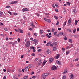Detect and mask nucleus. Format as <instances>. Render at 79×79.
Instances as JSON below:
<instances>
[{"instance_id": "nucleus-1", "label": "nucleus", "mask_w": 79, "mask_h": 79, "mask_svg": "<svg viewBox=\"0 0 79 79\" xmlns=\"http://www.w3.org/2000/svg\"><path fill=\"white\" fill-rule=\"evenodd\" d=\"M29 45H30V41H28L26 42L25 45L27 47H28L29 46Z\"/></svg>"}, {"instance_id": "nucleus-2", "label": "nucleus", "mask_w": 79, "mask_h": 79, "mask_svg": "<svg viewBox=\"0 0 79 79\" xmlns=\"http://www.w3.org/2000/svg\"><path fill=\"white\" fill-rule=\"evenodd\" d=\"M44 20L46 21H47L48 23H51V21L49 19H46V18H44Z\"/></svg>"}, {"instance_id": "nucleus-3", "label": "nucleus", "mask_w": 79, "mask_h": 79, "mask_svg": "<svg viewBox=\"0 0 79 79\" xmlns=\"http://www.w3.org/2000/svg\"><path fill=\"white\" fill-rule=\"evenodd\" d=\"M60 54H58L56 55V56L54 57V58L55 59H58L60 57Z\"/></svg>"}, {"instance_id": "nucleus-4", "label": "nucleus", "mask_w": 79, "mask_h": 79, "mask_svg": "<svg viewBox=\"0 0 79 79\" xmlns=\"http://www.w3.org/2000/svg\"><path fill=\"white\" fill-rule=\"evenodd\" d=\"M52 70H53L55 69H56V67L55 66H53L51 68Z\"/></svg>"}, {"instance_id": "nucleus-5", "label": "nucleus", "mask_w": 79, "mask_h": 79, "mask_svg": "<svg viewBox=\"0 0 79 79\" xmlns=\"http://www.w3.org/2000/svg\"><path fill=\"white\" fill-rule=\"evenodd\" d=\"M18 3V1H13L11 2V4H15V3Z\"/></svg>"}, {"instance_id": "nucleus-6", "label": "nucleus", "mask_w": 79, "mask_h": 79, "mask_svg": "<svg viewBox=\"0 0 79 79\" xmlns=\"http://www.w3.org/2000/svg\"><path fill=\"white\" fill-rule=\"evenodd\" d=\"M42 78H43V79H45V78H46V76L44 74H42Z\"/></svg>"}, {"instance_id": "nucleus-7", "label": "nucleus", "mask_w": 79, "mask_h": 79, "mask_svg": "<svg viewBox=\"0 0 79 79\" xmlns=\"http://www.w3.org/2000/svg\"><path fill=\"white\" fill-rule=\"evenodd\" d=\"M49 61L50 63H52V61H53V59L52 58H50L49 59Z\"/></svg>"}, {"instance_id": "nucleus-8", "label": "nucleus", "mask_w": 79, "mask_h": 79, "mask_svg": "<svg viewBox=\"0 0 79 79\" xmlns=\"http://www.w3.org/2000/svg\"><path fill=\"white\" fill-rule=\"evenodd\" d=\"M52 44L53 45H55V46L56 45H57V44H58V43H57L56 42H54L52 43Z\"/></svg>"}, {"instance_id": "nucleus-9", "label": "nucleus", "mask_w": 79, "mask_h": 79, "mask_svg": "<svg viewBox=\"0 0 79 79\" xmlns=\"http://www.w3.org/2000/svg\"><path fill=\"white\" fill-rule=\"evenodd\" d=\"M47 54H49V53H50V50L48 49L47 51Z\"/></svg>"}, {"instance_id": "nucleus-10", "label": "nucleus", "mask_w": 79, "mask_h": 79, "mask_svg": "<svg viewBox=\"0 0 79 79\" xmlns=\"http://www.w3.org/2000/svg\"><path fill=\"white\" fill-rule=\"evenodd\" d=\"M56 62H57V63L58 64H59V65H61V62H60V61H59L58 60H57L56 61Z\"/></svg>"}, {"instance_id": "nucleus-11", "label": "nucleus", "mask_w": 79, "mask_h": 79, "mask_svg": "<svg viewBox=\"0 0 79 79\" xmlns=\"http://www.w3.org/2000/svg\"><path fill=\"white\" fill-rule=\"evenodd\" d=\"M44 75L47 77V76H48V74H49V73H44Z\"/></svg>"}, {"instance_id": "nucleus-12", "label": "nucleus", "mask_w": 79, "mask_h": 79, "mask_svg": "<svg viewBox=\"0 0 79 79\" xmlns=\"http://www.w3.org/2000/svg\"><path fill=\"white\" fill-rule=\"evenodd\" d=\"M70 76V79H73V73H72L71 75Z\"/></svg>"}, {"instance_id": "nucleus-13", "label": "nucleus", "mask_w": 79, "mask_h": 79, "mask_svg": "<svg viewBox=\"0 0 79 79\" xmlns=\"http://www.w3.org/2000/svg\"><path fill=\"white\" fill-rule=\"evenodd\" d=\"M33 41L34 42H35V43H37V42H38V40H35V39H34L33 40Z\"/></svg>"}, {"instance_id": "nucleus-14", "label": "nucleus", "mask_w": 79, "mask_h": 79, "mask_svg": "<svg viewBox=\"0 0 79 79\" xmlns=\"http://www.w3.org/2000/svg\"><path fill=\"white\" fill-rule=\"evenodd\" d=\"M57 49L56 48V47H53V50H54V51H55Z\"/></svg>"}, {"instance_id": "nucleus-15", "label": "nucleus", "mask_w": 79, "mask_h": 79, "mask_svg": "<svg viewBox=\"0 0 79 79\" xmlns=\"http://www.w3.org/2000/svg\"><path fill=\"white\" fill-rule=\"evenodd\" d=\"M40 34H43L44 33V31L42 30H40Z\"/></svg>"}, {"instance_id": "nucleus-16", "label": "nucleus", "mask_w": 79, "mask_h": 79, "mask_svg": "<svg viewBox=\"0 0 79 79\" xmlns=\"http://www.w3.org/2000/svg\"><path fill=\"white\" fill-rule=\"evenodd\" d=\"M78 22V21L77 20H75V23H74V24L75 25H76L77 24V23Z\"/></svg>"}, {"instance_id": "nucleus-17", "label": "nucleus", "mask_w": 79, "mask_h": 79, "mask_svg": "<svg viewBox=\"0 0 79 79\" xmlns=\"http://www.w3.org/2000/svg\"><path fill=\"white\" fill-rule=\"evenodd\" d=\"M69 51H66V55H68V54H69Z\"/></svg>"}, {"instance_id": "nucleus-18", "label": "nucleus", "mask_w": 79, "mask_h": 79, "mask_svg": "<svg viewBox=\"0 0 79 79\" xmlns=\"http://www.w3.org/2000/svg\"><path fill=\"white\" fill-rule=\"evenodd\" d=\"M46 62H47V61L44 60V61L43 62V65H45V64L46 63Z\"/></svg>"}, {"instance_id": "nucleus-19", "label": "nucleus", "mask_w": 79, "mask_h": 79, "mask_svg": "<svg viewBox=\"0 0 79 79\" xmlns=\"http://www.w3.org/2000/svg\"><path fill=\"white\" fill-rule=\"evenodd\" d=\"M59 34H60V35H63V32H60L59 33Z\"/></svg>"}, {"instance_id": "nucleus-20", "label": "nucleus", "mask_w": 79, "mask_h": 79, "mask_svg": "<svg viewBox=\"0 0 79 79\" xmlns=\"http://www.w3.org/2000/svg\"><path fill=\"white\" fill-rule=\"evenodd\" d=\"M66 76L65 75H64L63 76L62 79H66Z\"/></svg>"}, {"instance_id": "nucleus-21", "label": "nucleus", "mask_w": 79, "mask_h": 79, "mask_svg": "<svg viewBox=\"0 0 79 79\" xmlns=\"http://www.w3.org/2000/svg\"><path fill=\"white\" fill-rule=\"evenodd\" d=\"M7 72H10V71H11V69H10V68H8L7 69Z\"/></svg>"}, {"instance_id": "nucleus-22", "label": "nucleus", "mask_w": 79, "mask_h": 79, "mask_svg": "<svg viewBox=\"0 0 79 79\" xmlns=\"http://www.w3.org/2000/svg\"><path fill=\"white\" fill-rule=\"evenodd\" d=\"M71 18H70V19H69L68 22V23H69V24H70V23H71Z\"/></svg>"}, {"instance_id": "nucleus-23", "label": "nucleus", "mask_w": 79, "mask_h": 79, "mask_svg": "<svg viewBox=\"0 0 79 79\" xmlns=\"http://www.w3.org/2000/svg\"><path fill=\"white\" fill-rule=\"evenodd\" d=\"M69 41L70 43H72V42H73V40L72 39H69Z\"/></svg>"}, {"instance_id": "nucleus-24", "label": "nucleus", "mask_w": 79, "mask_h": 79, "mask_svg": "<svg viewBox=\"0 0 79 79\" xmlns=\"http://www.w3.org/2000/svg\"><path fill=\"white\" fill-rule=\"evenodd\" d=\"M3 12L0 11V17L2 15V14H3Z\"/></svg>"}, {"instance_id": "nucleus-25", "label": "nucleus", "mask_w": 79, "mask_h": 79, "mask_svg": "<svg viewBox=\"0 0 79 79\" xmlns=\"http://www.w3.org/2000/svg\"><path fill=\"white\" fill-rule=\"evenodd\" d=\"M51 42L50 41H49L48 43H47L46 44L47 46H48L50 44Z\"/></svg>"}, {"instance_id": "nucleus-26", "label": "nucleus", "mask_w": 79, "mask_h": 79, "mask_svg": "<svg viewBox=\"0 0 79 79\" xmlns=\"http://www.w3.org/2000/svg\"><path fill=\"white\" fill-rule=\"evenodd\" d=\"M31 26L32 27H35V25H34V23H31Z\"/></svg>"}, {"instance_id": "nucleus-27", "label": "nucleus", "mask_w": 79, "mask_h": 79, "mask_svg": "<svg viewBox=\"0 0 79 79\" xmlns=\"http://www.w3.org/2000/svg\"><path fill=\"white\" fill-rule=\"evenodd\" d=\"M67 73H68V71L67 70H65L63 73L64 74Z\"/></svg>"}, {"instance_id": "nucleus-28", "label": "nucleus", "mask_w": 79, "mask_h": 79, "mask_svg": "<svg viewBox=\"0 0 79 79\" xmlns=\"http://www.w3.org/2000/svg\"><path fill=\"white\" fill-rule=\"evenodd\" d=\"M67 5H68L69 6H70V3H69V2H67Z\"/></svg>"}, {"instance_id": "nucleus-29", "label": "nucleus", "mask_w": 79, "mask_h": 79, "mask_svg": "<svg viewBox=\"0 0 79 79\" xmlns=\"http://www.w3.org/2000/svg\"><path fill=\"white\" fill-rule=\"evenodd\" d=\"M28 67L29 68H32V65L29 64V65H28Z\"/></svg>"}, {"instance_id": "nucleus-30", "label": "nucleus", "mask_w": 79, "mask_h": 79, "mask_svg": "<svg viewBox=\"0 0 79 79\" xmlns=\"http://www.w3.org/2000/svg\"><path fill=\"white\" fill-rule=\"evenodd\" d=\"M73 31V33L74 34L75 33V32L76 31V29H74Z\"/></svg>"}, {"instance_id": "nucleus-31", "label": "nucleus", "mask_w": 79, "mask_h": 79, "mask_svg": "<svg viewBox=\"0 0 79 79\" xmlns=\"http://www.w3.org/2000/svg\"><path fill=\"white\" fill-rule=\"evenodd\" d=\"M66 25V22H64V23L63 24V26L64 27V26H65Z\"/></svg>"}, {"instance_id": "nucleus-32", "label": "nucleus", "mask_w": 79, "mask_h": 79, "mask_svg": "<svg viewBox=\"0 0 79 79\" xmlns=\"http://www.w3.org/2000/svg\"><path fill=\"white\" fill-rule=\"evenodd\" d=\"M25 71L26 72L27 71V67H26L25 68Z\"/></svg>"}, {"instance_id": "nucleus-33", "label": "nucleus", "mask_w": 79, "mask_h": 79, "mask_svg": "<svg viewBox=\"0 0 79 79\" xmlns=\"http://www.w3.org/2000/svg\"><path fill=\"white\" fill-rule=\"evenodd\" d=\"M30 48L31 49H34V48H35V47L33 46H31Z\"/></svg>"}, {"instance_id": "nucleus-34", "label": "nucleus", "mask_w": 79, "mask_h": 79, "mask_svg": "<svg viewBox=\"0 0 79 79\" xmlns=\"http://www.w3.org/2000/svg\"><path fill=\"white\" fill-rule=\"evenodd\" d=\"M65 50V48H62V52H64Z\"/></svg>"}, {"instance_id": "nucleus-35", "label": "nucleus", "mask_w": 79, "mask_h": 79, "mask_svg": "<svg viewBox=\"0 0 79 79\" xmlns=\"http://www.w3.org/2000/svg\"><path fill=\"white\" fill-rule=\"evenodd\" d=\"M54 18L55 19H58V18L56 16H55Z\"/></svg>"}, {"instance_id": "nucleus-36", "label": "nucleus", "mask_w": 79, "mask_h": 79, "mask_svg": "<svg viewBox=\"0 0 79 79\" xmlns=\"http://www.w3.org/2000/svg\"><path fill=\"white\" fill-rule=\"evenodd\" d=\"M6 8H10V6H6Z\"/></svg>"}, {"instance_id": "nucleus-37", "label": "nucleus", "mask_w": 79, "mask_h": 79, "mask_svg": "<svg viewBox=\"0 0 79 79\" xmlns=\"http://www.w3.org/2000/svg\"><path fill=\"white\" fill-rule=\"evenodd\" d=\"M64 39L65 40H67V38L66 37V36L64 38Z\"/></svg>"}, {"instance_id": "nucleus-38", "label": "nucleus", "mask_w": 79, "mask_h": 79, "mask_svg": "<svg viewBox=\"0 0 79 79\" xmlns=\"http://www.w3.org/2000/svg\"><path fill=\"white\" fill-rule=\"evenodd\" d=\"M38 52H41V51H42V49H39L38 50Z\"/></svg>"}, {"instance_id": "nucleus-39", "label": "nucleus", "mask_w": 79, "mask_h": 79, "mask_svg": "<svg viewBox=\"0 0 79 79\" xmlns=\"http://www.w3.org/2000/svg\"><path fill=\"white\" fill-rule=\"evenodd\" d=\"M4 30H5V31H8V29H7V28H4Z\"/></svg>"}, {"instance_id": "nucleus-40", "label": "nucleus", "mask_w": 79, "mask_h": 79, "mask_svg": "<svg viewBox=\"0 0 79 79\" xmlns=\"http://www.w3.org/2000/svg\"><path fill=\"white\" fill-rule=\"evenodd\" d=\"M17 40L18 42H20V40H20L19 38H18Z\"/></svg>"}, {"instance_id": "nucleus-41", "label": "nucleus", "mask_w": 79, "mask_h": 79, "mask_svg": "<svg viewBox=\"0 0 79 79\" xmlns=\"http://www.w3.org/2000/svg\"><path fill=\"white\" fill-rule=\"evenodd\" d=\"M34 35L35 36H37V34L36 33H34Z\"/></svg>"}, {"instance_id": "nucleus-42", "label": "nucleus", "mask_w": 79, "mask_h": 79, "mask_svg": "<svg viewBox=\"0 0 79 79\" xmlns=\"http://www.w3.org/2000/svg\"><path fill=\"white\" fill-rule=\"evenodd\" d=\"M25 10L26 11H29V10H28V9H27V8H26L25 9Z\"/></svg>"}, {"instance_id": "nucleus-43", "label": "nucleus", "mask_w": 79, "mask_h": 79, "mask_svg": "<svg viewBox=\"0 0 79 79\" xmlns=\"http://www.w3.org/2000/svg\"><path fill=\"white\" fill-rule=\"evenodd\" d=\"M8 13H10V14L11 15H12V13L11 12H10V11H9L8 12Z\"/></svg>"}, {"instance_id": "nucleus-44", "label": "nucleus", "mask_w": 79, "mask_h": 79, "mask_svg": "<svg viewBox=\"0 0 79 79\" xmlns=\"http://www.w3.org/2000/svg\"><path fill=\"white\" fill-rule=\"evenodd\" d=\"M55 10L56 11V12H58V9H55Z\"/></svg>"}, {"instance_id": "nucleus-45", "label": "nucleus", "mask_w": 79, "mask_h": 79, "mask_svg": "<svg viewBox=\"0 0 79 79\" xmlns=\"http://www.w3.org/2000/svg\"><path fill=\"white\" fill-rule=\"evenodd\" d=\"M56 34H57V32H54V35H56Z\"/></svg>"}, {"instance_id": "nucleus-46", "label": "nucleus", "mask_w": 79, "mask_h": 79, "mask_svg": "<svg viewBox=\"0 0 79 79\" xmlns=\"http://www.w3.org/2000/svg\"><path fill=\"white\" fill-rule=\"evenodd\" d=\"M59 24V22H58V21H57V23L56 24V25H58Z\"/></svg>"}, {"instance_id": "nucleus-47", "label": "nucleus", "mask_w": 79, "mask_h": 79, "mask_svg": "<svg viewBox=\"0 0 79 79\" xmlns=\"http://www.w3.org/2000/svg\"><path fill=\"white\" fill-rule=\"evenodd\" d=\"M68 30H69V32H71V29H69Z\"/></svg>"}, {"instance_id": "nucleus-48", "label": "nucleus", "mask_w": 79, "mask_h": 79, "mask_svg": "<svg viewBox=\"0 0 79 79\" xmlns=\"http://www.w3.org/2000/svg\"><path fill=\"white\" fill-rule=\"evenodd\" d=\"M35 54L34 53H32L31 54V56H35Z\"/></svg>"}, {"instance_id": "nucleus-49", "label": "nucleus", "mask_w": 79, "mask_h": 79, "mask_svg": "<svg viewBox=\"0 0 79 79\" xmlns=\"http://www.w3.org/2000/svg\"><path fill=\"white\" fill-rule=\"evenodd\" d=\"M58 29L59 31H61V28H58Z\"/></svg>"}, {"instance_id": "nucleus-50", "label": "nucleus", "mask_w": 79, "mask_h": 79, "mask_svg": "<svg viewBox=\"0 0 79 79\" xmlns=\"http://www.w3.org/2000/svg\"><path fill=\"white\" fill-rule=\"evenodd\" d=\"M34 74V72H32L31 74V75H32V74Z\"/></svg>"}, {"instance_id": "nucleus-51", "label": "nucleus", "mask_w": 79, "mask_h": 79, "mask_svg": "<svg viewBox=\"0 0 79 79\" xmlns=\"http://www.w3.org/2000/svg\"><path fill=\"white\" fill-rule=\"evenodd\" d=\"M3 24L2 23H0V26H2V25H3Z\"/></svg>"}, {"instance_id": "nucleus-52", "label": "nucleus", "mask_w": 79, "mask_h": 79, "mask_svg": "<svg viewBox=\"0 0 79 79\" xmlns=\"http://www.w3.org/2000/svg\"><path fill=\"white\" fill-rule=\"evenodd\" d=\"M14 15H18V14L17 13H15L14 14Z\"/></svg>"}, {"instance_id": "nucleus-53", "label": "nucleus", "mask_w": 79, "mask_h": 79, "mask_svg": "<svg viewBox=\"0 0 79 79\" xmlns=\"http://www.w3.org/2000/svg\"><path fill=\"white\" fill-rule=\"evenodd\" d=\"M18 30L19 32H21V29H18Z\"/></svg>"}, {"instance_id": "nucleus-54", "label": "nucleus", "mask_w": 79, "mask_h": 79, "mask_svg": "<svg viewBox=\"0 0 79 79\" xmlns=\"http://www.w3.org/2000/svg\"><path fill=\"white\" fill-rule=\"evenodd\" d=\"M22 11H23V12H24V11H26L25 10V9H24V8L22 10Z\"/></svg>"}, {"instance_id": "nucleus-55", "label": "nucleus", "mask_w": 79, "mask_h": 79, "mask_svg": "<svg viewBox=\"0 0 79 79\" xmlns=\"http://www.w3.org/2000/svg\"><path fill=\"white\" fill-rule=\"evenodd\" d=\"M41 63H39L38 64V66H40V64H41Z\"/></svg>"}, {"instance_id": "nucleus-56", "label": "nucleus", "mask_w": 79, "mask_h": 79, "mask_svg": "<svg viewBox=\"0 0 79 79\" xmlns=\"http://www.w3.org/2000/svg\"><path fill=\"white\" fill-rule=\"evenodd\" d=\"M54 29L52 28V32H54Z\"/></svg>"}, {"instance_id": "nucleus-57", "label": "nucleus", "mask_w": 79, "mask_h": 79, "mask_svg": "<svg viewBox=\"0 0 79 79\" xmlns=\"http://www.w3.org/2000/svg\"><path fill=\"white\" fill-rule=\"evenodd\" d=\"M32 78H33V79H35V77L34 76L32 77Z\"/></svg>"}, {"instance_id": "nucleus-58", "label": "nucleus", "mask_w": 79, "mask_h": 79, "mask_svg": "<svg viewBox=\"0 0 79 79\" xmlns=\"http://www.w3.org/2000/svg\"><path fill=\"white\" fill-rule=\"evenodd\" d=\"M56 37H59V34H57L56 35Z\"/></svg>"}, {"instance_id": "nucleus-59", "label": "nucleus", "mask_w": 79, "mask_h": 79, "mask_svg": "<svg viewBox=\"0 0 79 79\" xmlns=\"http://www.w3.org/2000/svg\"><path fill=\"white\" fill-rule=\"evenodd\" d=\"M52 6L53 7V8H55V5H54V4H52Z\"/></svg>"}, {"instance_id": "nucleus-60", "label": "nucleus", "mask_w": 79, "mask_h": 79, "mask_svg": "<svg viewBox=\"0 0 79 79\" xmlns=\"http://www.w3.org/2000/svg\"><path fill=\"white\" fill-rule=\"evenodd\" d=\"M5 59H6L5 57L4 56L3 57V60H5Z\"/></svg>"}, {"instance_id": "nucleus-61", "label": "nucleus", "mask_w": 79, "mask_h": 79, "mask_svg": "<svg viewBox=\"0 0 79 79\" xmlns=\"http://www.w3.org/2000/svg\"><path fill=\"white\" fill-rule=\"evenodd\" d=\"M3 79H6V76H4V77H3Z\"/></svg>"}, {"instance_id": "nucleus-62", "label": "nucleus", "mask_w": 79, "mask_h": 79, "mask_svg": "<svg viewBox=\"0 0 79 79\" xmlns=\"http://www.w3.org/2000/svg\"><path fill=\"white\" fill-rule=\"evenodd\" d=\"M30 40H34V39L32 38H31Z\"/></svg>"}, {"instance_id": "nucleus-63", "label": "nucleus", "mask_w": 79, "mask_h": 79, "mask_svg": "<svg viewBox=\"0 0 79 79\" xmlns=\"http://www.w3.org/2000/svg\"><path fill=\"white\" fill-rule=\"evenodd\" d=\"M39 59V58H36V59H35V61H37L38 59Z\"/></svg>"}, {"instance_id": "nucleus-64", "label": "nucleus", "mask_w": 79, "mask_h": 79, "mask_svg": "<svg viewBox=\"0 0 79 79\" xmlns=\"http://www.w3.org/2000/svg\"><path fill=\"white\" fill-rule=\"evenodd\" d=\"M20 33H23V30H21L20 32Z\"/></svg>"}]
</instances>
